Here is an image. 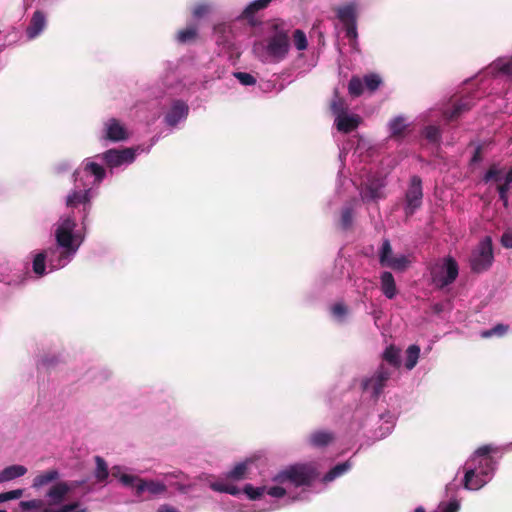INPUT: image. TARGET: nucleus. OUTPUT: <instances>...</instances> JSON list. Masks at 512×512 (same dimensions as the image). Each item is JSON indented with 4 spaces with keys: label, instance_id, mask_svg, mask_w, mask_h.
Masks as SVG:
<instances>
[{
    "label": "nucleus",
    "instance_id": "1",
    "mask_svg": "<svg viewBox=\"0 0 512 512\" xmlns=\"http://www.w3.org/2000/svg\"><path fill=\"white\" fill-rule=\"evenodd\" d=\"M320 473L312 463L291 465L274 475L262 486L254 487L246 484L243 492L248 499L257 501L269 497L271 501L265 508L256 510L251 507L231 503L225 510L228 512H270L282 506L308 500L311 487L319 478Z\"/></svg>",
    "mask_w": 512,
    "mask_h": 512
},
{
    "label": "nucleus",
    "instance_id": "2",
    "mask_svg": "<svg viewBox=\"0 0 512 512\" xmlns=\"http://www.w3.org/2000/svg\"><path fill=\"white\" fill-rule=\"evenodd\" d=\"M71 210L62 214L52 226L54 245L31 253L36 278L66 267L83 244L88 217L84 218L83 207Z\"/></svg>",
    "mask_w": 512,
    "mask_h": 512
},
{
    "label": "nucleus",
    "instance_id": "3",
    "mask_svg": "<svg viewBox=\"0 0 512 512\" xmlns=\"http://www.w3.org/2000/svg\"><path fill=\"white\" fill-rule=\"evenodd\" d=\"M392 374V368L381 364L372 373L361 378L362 394L360 402L356 405L350 417L349 429L351 432L360 431L376 418L382 421V424L374 431L375 438H385L392 432L395 425L393 413L386 412L377 416L373 414L374 406L387 387Z\"/></svg>",
    "mask_w": 512,
    "mask_h": 512
},
{
    "label": "nucleus",
    "instance_id": "4",
    "mask_svg": "<svg viewBox=\"0 0 512 512\" xmlns=\"http://www.w3.org/2000/svg\"><path fill=\"white\" fill-rule=\"evenodd\" d=\"M111 475L124 487L131 488L137 501L147 498H171L176 492L189 494L194 485L180 471L166 473L161 479H144L130 472L127 467L113 466Z\"/></svg>",
    "mask_w": 512,
    "mask_h": 512
},
{
    "label": "nucleus",
    "instance_id": "5",
    "mask_svg": "<svg viewBox=\"0 0 512 512\" xmlns=\"http://www.w3.org/2000/svg\"><path fill=\"white\" fill-rule=\"evenodd\" d=\"M107 176L105 167L97 157H87L73 172L74 187L65 197L69 209L83 207V216L88 217L92 200L98 195L99 187Z\"/></svg>",
    "mask_w": 512,
    "mask_h": 512
},
{
    "label": "nucleus",
    "instance_id": "6",
    "mask_svg": "<svg viewBox=\"0 0 512 512\" xmlns=\"http://www.w3.org/2000/svg\"><path fill=\"white\" fill-rule=\"evenodd\" d=\"M499 450L500 448L493 444L477 448L463 465V477L460 482L454 478L446 485V491L450 492L460 487L468 491H478L487 485L493 479L498 468V463L491 454L497 453Z\"/></svg>",
    "mask_w": 512,
    "mask_h": 512
},
{
    "label": "nucleus",
    "instance_id": "7",
    "mask_svg": "<svg viewBox=\"0 0 512 512\" xmlns=\"http://www.w3.org/2000/svg\"><path fill=\"white\" fill-rule=\"evenodd\" d=\"M290 50V27L282 20L268 25L265 36L253 45L255 57L264 64H278Z\"/></svg>",
    "mask_w": 512,
    "mask_h": 512
},
{
    "label": "nucleus",
    "instance_id": "8",
    "mask_svg": "<svg viewBox=\"0 0 512 512\" xmlns=\"http://www.w3.org/2000/svg\"><path fill=\"white\" fill-rule=\"evenodd\" d=\"M160 81L165 91L153 93L155 98L164 97L166 94L170 96L184 94L193 84L187 77L186 64L183 61L166 62Z\"/></svg>",
    "mask_w": 512,
    "mask_h": 512
},
{
    "label": "nucleus",
    "instance_id": "9",
    "mask_svg": "<svg viewBox=\"0 0 512 512\" xmlns=\"http://www.w3.org/2000/svg\"><path fill=\"white\" fill-rule=\"evenodd\" d=\"M431 283L437 289H444L453 284L459 275V265L451 256L434 260L429 266Z\"/></svg>",
    "mask_w": 512,
    "mask_h": 512
},
{
    "label": "nucleus",
    "instance_id": "10",
    "mask_svg": "<svg viewBox=\"0 0 512 512\" xmlns=\"http://www.w3.org/2000/svg\"><path fill=\"white\" fill-rule=\"evenodd\" d=\"M149 150L150 147L145 150L142 146L123 149L113 148L97 154L95 157H97V160L101 164L106 165L110 173H113L115 170L126 168L135 161L137 155L143 152H149Z\"/></svg>",
    "mask_w": 512,
    "mask_h": 512
},
{
    "label": "nucleus",
    "instance_id": "11",
    "mask_svg": "<svg viewBox=\"0 0 512 512\" xmlns=\"http://www.w3.org/2000/svg\"><path fill=\"white\" fill-rule=\"evenodd\" d=\"M359 171L362 179L360 183V196L363 202H376L384 198L383 188L385 187V177L378 173H373L372 169L355 168Z\"/></svg>",
    "mask_w": 512,
    "mask_h": 512
},
{
    "label": "nucleus",
    "instance_id": "12",
    "mask_svg": "<svg viewBox=\"0 0 512 512\" xmlns=\"http://www.w3.org/2000/svg\"><path fill=\"white\" fill-rule=\"evenodd\" d=\"M331 111L334 116V126L341 133L354 131L362 121L358 114L349 111L346 102L337 95L331 102Z\"/></svg>",
    "mask_w": 512,
    "mask_h": 512
},
{
    "label": "nucleus",
    "instance_id": "13",
    "mask_svg": "<svg viewBox=\"0 0 512 512\" xmlns=\"http://www.w3.org/2000/svg\"><path fill=\"white\" fill-rule=\"evenodd\" d=\"M494 261L492 239L490 236L484 237L476 248L472 251L469 263L470 268L475 273H481L488 270Z\"/></svg>",
    "mask_w": 512,
    "mask_h": 512
},
{
    "label": "nucleus",
    "instance_id": "14",
    "mask_svg": "<svg viewBox=\"0 0 512 512\" xmlns=\"http://www.w3.org/2000/svg\"><path fill=\"white\" fill-rule=\"evenodd\" d=\"M130 131L119 119L109 117L103 120L98 131V139L102 143H118L128 140Z\"/></svg>",
    "mask_w": 512,
    "mask_h": 512
},
{
    "label": "nucleus",
    "instance_id": "15",
    "mask_svg": "<svg viewBox=\"0 0 512 512\" xmlns=\"http://www.w3.org/2000/svg\"><path fill=\"white\" fill-rule=\"evenodd\" d=\"M475 104L474 98L471 96H464L457 100L451 109H436L429 110L425 115V121H432L434 118L441 117L446 123L453 122L469 111Z\"/></svg>",
    "mask_w": 512,
    "mask_h": 512
},
{
    "label": "nucleus",
    "instance_id": "16",
    "mask_svg": "<svg viewBox=\"0 0 512 512\" xmlns=\"http://www.w3.org/2000/svg\"><path fill=\"white\" fill-rule=\"evenodd\" d=\"M189 105L182 99H169L164 107L163 122L170 129L179 128L189 115Z\"/></svg>",
    "mask_w": 512,
    "mask_h": 512
},
{
    "label": "nucleus",
    "instance_id": "17",
    "mask_svg": "<svg viewBox=\"0 0 512 512\" xmlns=\"http://www.w3.org/2000/svg\"><path fill=\"white\" fill-rule=\"evenodd\" d=\"M485 183L494 181L498 184L499 199L504 206L508 205V192L512 189V168L504 173V170L496 165L491 166L483 177Z\"/></svg>",
    "mask_w": 512,
    "mask_h": 512
},
{
    "label": "nucleus",
    "instance_id": "18",
    "mask_svg": "<svg viewBox=\"0 0 512 512\" xmlns=\"http://www.w3.org/2000/svg\"><path fill=\"white\" fill-rule=\"evenodd\" d=\"M378 259L382 267H387L396 271H404L410 265L408 256L404 254L394 255L391 243L384 239L378 250Z\"/></svg>",
    "mask_w": 512,
    "mask_h": 512
},
{
    "label": "nucleus",
    "instance_id": "19",
    "mask_svg": "<svg viewBox=\"0 0 512 512\" xmlns=\"http://www.w3.org/2000/svg\"><path fill=\"white\" fill-rule=\"evenodd\" d=\"M337 18L343 24L346 31V37L349 39L351 46H355L357 42V4L354 2L340 6L336 10Z\"/></svg>",
    "mask_w": 512,
    "mask_h": 512
},
{
    "label": "nucleus",
    "instance_id": "20",
    "mask_svg": "<svg viewBox=\"0 0 512 512\" xmlns=\"http://www.w3.org/2000/svg\"><path fill=\"white\" fill-rule=\"evenodd\" d=\"M423 198L422 181L413 176L405 195V214L411 216L421 206Z\"/></svg>",
    "mask_w": 512,
    "mask_h": 512
},
{
    "label": "nucleus",
    "instance_id": "21",
    "mask_svg": "<svg viewBox=\"0 0 512 512\" xmlns=\"http://www.w3.org/2000/svg\"><path fill=\"white\" fill-rule=\"evenodd\" d=\"M48 26V14L42 9H36L29 18L25 28V38L32 41L40 37Z\"/></svg>",
    "mask_w": 512,
    "mask_h": 512
},
{
    "label": "nucleus",
    "instance_id": "22",
    "mask_svg": "<svg viewBox=\"0 0 512 512\" xmlns=\"http://www.w3.org/2000/svg\"><path fill=\"white\" fill-rule=\"evenodd\" d=\"M215 34L217 45L223 50L228 51L230 56H238L240 54V47L230 25L223 24L217 26Z\"/></svg>",
    "mask_w": 512,
    "mask_h": 512
},
{
    "label": "nucleus",
    "instance_id": "23",
    "mask_svg": "<svg viewBox=\"0 0 512 512\" xmlns=\"http://www.w3.org/2000/svg\"><path fill=\"white\" fill-rule=\"evenodd\" d=\"M75 481H60L49 488L46 493L49 506H58L66 498V496L76 487Z\"/></svg>",
    "mask_w": 512,
    "mask_h": 512
},
{
    "label": "nucleus",
    "instance_id": "24",
    "mask_svg": "<svg viewBox=\"0 0 512 512\" xmlns=\"http://www.w3.org/2000/svg\"><path fill=\"white\" fill-rule=\"evenodd\" d=\"M410 126L408 118L404 115H396L388 120L386 129L388 132V139L396 142H402L407 135V130Z\"/></svg>",
    "mask_w": 512,
    "mask_h": 512
},
{
    "label": "nucleus",
    "instance_id": "25",
    "mask_svg": "<svg viewBox=\"0 0 512 512\" xmlns=\"http://www.w3.org/2000/svg\"><path fill=\"white\" fill-rule=\"evenodd\" d=\"M486 73L494 77H504L512 80V54L510 56H503L494 60L486 68Z\"/></svg>",
    "mask_w": 512,
    "mask_h": 512
},
{
    "label": "nucleus",
    "instance_id": "26",
    "mask_svg": "<svg viewBox=\"0 0 512 512\" xmlns=\"http://www.w3.org/2000/svg\"><path fill=\"white\" fill-rule=\"evenodd\" d=\"M334 433L328 430H317L312 432L308 437V443L315 448H323L333 442Z\"/></svg>",
    "mask_w": 512,
    "mask_h": 512
},
{
    "label": "nucleus",
    "instance_id": "27",
    "mask_svg": "<svg viewBox=\"0 0 512 512\" xmlns=\"http://www.w3.org/2000/svg\"><path fill=\"white\" fill-rule=\"evenodd\" d=\"M380 288L384 296L393 299L398 293L395 279L391 272L384 271L380 275Z\"/></svg>",
    "mask_w": 512,
    "mask_h": 512
},
{
    "label": "nucleus",
    "instance_id": "28",
    "mask_svg": "<svg viewBox=\"0 0 512 512\" xmlns=\"http://www.w3.org/2000/svg\"><path fill=\"white\" fill-rule=\"evenodd\" d=\"M60 477L59 471L57 469H50L44 472H41L40 474L36 475L35 478L32 481V488L38 490L44 486H47L56 480H58Z\"/></svg>",
    "mask_w": 512,
    "mask_h": 512
},
{
    "label": "nucleus",
    "instance_id": "29",
    "mask_svg": "<svg viewBox=\"0 0 512 512\" xmlns=\"http://www.w3.org/2000/svg\"><path fill=\"white\" fill-rule=\"evenodd\" d=\"M27 473V468L20 464L5 467L0 471V484L20 478Z\"/></svg>",
    "mask_w": 512,
    "mask_h": 512
},
{
    "label": "nucleus",
    "instance_id": "30",
    "mask_svg": "<svg viewBox=\"0 0 512 512\" xmlns=\"http://www.w3.org/2000/svg\"><path fill=\"white\" fill-rule=\"evenodd\" d=\"M353 464L350 460H347L343 463H339L335 465L332 469H330L321 479L324 484L330 483L340 476L346 474L351 468Z\"/></svg>",
    "mask_w": 512,
    "mask_h": 512
},
{
    "label": "nucleus",
    "instance_id": "31",
    "mask_svg": "<svg viewBox=\"0 0 512 512\" xmlns=\"http://www.w3.org/2000/svg\"><path fill=\"white\" fill-rule=\"evenodd\" d=\"M234 480L226 477L224 480L216 481L211 483L210 487L212 490L220 493H227L233 496L239 495L243 489L238 488L234 483Z\"/></svg>",
    "mask_w": 512,
    "mask_h": 512
},
{
    "label": "nucleus",
    "instance_id": "32",
    "mask_svg": "<svg viewBox=\"0 0 512 512\" xmlns=\"http://www.w3.org/2000/svg\"><path fill=\"white\" fill-rule=\"evenodd\" d=\"M357 204H358V201L356 199H353V200L347 202L341 209L340 225L343 229H348L351 227V225L353 223L354 211H355Z\"/></svg>",
    "mask_w": 512,
    "mask_h": 512
},
{
    "label": "nucleus",
    "instance_id": "33",
    "mask_svg": "<svg viewBox=\"0 0 512 512\" xmlns=\"http://www.w3.org/2000/svg\"><path fill=\"white\" fill-rule=\"evenodd\" d=\"M330 315L337 324H345L349 316V308L343 302H336L330 306Z\"/></svg>",
    "mask_w": 512,
    "mask_h": 512
},
{
    "label": "nucleus",
    "instance_id": "34",
    "mask_svg": "<svg viewBox=\"0 0 512 512\" xmlns=\"http://www.w3.org/2000/svg\"><path fill=\"white\" fill-rule=\"evenodd\" d=\"M253 464L251 460H246L236 464L228 473L227 477L234 481H240L249 478V468Z\"/></svg>",
    "mask_w": 512,
    "mask_h": 512
},
{
    "label": "nucleus",
    "instance_id": "35",
    "mask_svg": "<svg viewBox=\"0 0 512 512\" xmlns=\"http://www.w3.org/2000/svg\"><path fill=\"white\" fill-rule=\"evenodd\" d=\"M421 349L417 344H412L405 351L404 367L411 371L415 368L420 358Z\"/></svg>",
    "mask_w": 512,
    "mask_h": 512
},
{
    "label": "nucleus",
    "instance_id": "36",
    "mask_svg": "<svg viewBox=\"0 0 512 512\" xmlns=\"http://www.w3.org/2000/svg\"><path fill=\"white\" fill-rule=\"evenodd\" d=\"M383 360L390 364L393 369H398L401 366V351L394 345L386 347L382 354Z\"/></svg>",
    "mask_w": 512,
    "mask_h": 512
},
{
    "label": "nucleus",
    "instance_id": "37",
    "mask_svg": "<svg viewBox=\"0 0 512 512\" xmlns=\"http://www.w3.org/2000/svg\"><path fill=\"white\" fill-rule=\"evenodd\" d=\"M198 34V27L195 23L188 24L184 29H181L176 34L178 43L186 44L194 41Z\"/></svg>",
    "mask_w": 512,
    "mask_h": 512
},
{
    "label": "nucleus",
    "instance_id": "38",
    "mask_svg": "<svg viewBox=\"0 0 512 512\" xmlns=\"http://www.w3.org/2000/svg\"><path fill=\"white\" fill-rule=\"evenodd\" d=\"M272 0H254L249 3L242 13V17L247 20H252L255 13L265 9L271 3Z\"/></svg>",
    "mask_w": 512,
    "mask_h": 512
},
{
    "label": "nucleus",
    "instance_id": "39",
    "mask_svg": "<svg viewBox=\"0 0 512 512\" xmlns=\"http://www.w3.org/2000/svg\"><path fill=\"white\" fill-rule=\"evenodd\" d=\"M423 137L431 144L438 145L441 140V130L437 125H426L422 130Z\"/></svg>",
    "mask_w": 512,
    "mask_h": 512
},
{
    "label": "nucleus",
    "instance_id": "40",
    "mask_svg": "<svg viewBox=\"0 0 512 512\" xmlns=\"http://www.w3.org/2000/svg\"><path fill=\"white\" fill-rule=\"evenodd\" d=\"M456 490H452L450 492H447V496L450 497V499L446 502H442L438 510L439 512H458L460 509V501L454 496V493Z\"/></svg>",
    "mask_w": 512,
    "mask_h": 512
},
{
    "label": "nucleus",
    "instance_id": "41",
    "mask_svg": "<svg viewBox=\"0 0 512 512\" xmlns=\"http://www.w3.org/2000/svg\"><path fill=\"white\" fill-rule=\"evenodd\" d=\"M95 463H96V469H95V473H94L95 478L97 479V481L103 482L109 476L107 464H106L105 460L103 458H101L100 456L95 457Z\"/></svg>",
    "mask_w": 512,
    "mask_h": 512
},
{
    "label": "nucleus",
    "instance_id": "42",
    "mask_svg": "<svg viewBox=\"0 0 512 512\" xmlns=\"http://www.w3.org/2000/svg\"><path fill=\"white\" fill-rule=\"evenodd\" d=\"M211 8V4L208 2H199L193 7L192 15L195 19H201L210 13Z\"/></svg>",
    "mask_w": 512,
    "mask_h": 512
},
{
    "label": "nucleus",
    "instance_id": "43",
    "mask_svg": "<svg viewBox=\"0 0 512 512\" xmlns=\"http://www.w3.org/2000/svg\"><path fill=\"white\" fill-rule=\"evenodd\" d=\"M363 83L368 90L375 91L381 85L382 79L378 74L371 73L364 76Z\"/></svg>",
    "mask_w": 512,
    "mask_h": 512
},
{
    "label": "nucleus",
    "instance_id": "44",
    "mask_svg": "<svg viewBox=\"0 0 512 512\" xmlns=\"http://www.w3.org/2000/svg\"><path fill=\"white\" fill-rule=\"evenodd\" d=\"M363 81L358 77H352L348 84L349 94L353 97H358L363 92Z\"/></svg>",
    "mask_w": 512,
    "mask_h": 512
},
{
    "label": "nucleus",
    "instance_id": "45",
    "mask_svg": "<svg viewBox=\"0 0 512 512\" xmlns=\"http://www.w3.org/2000/svg\"><path fill=\"white\" fill-rule=\"evenodd\" d=\"M21 511L27 512L30 510H41L44 507V501L41 499H32L27 501H21L19 503Z\"/></svg>",
    "mask_w": 512,
    "mask_h": 512
},
{
    "label": "nucleus",
    "instance_id": "46",
    "mask_svg": "<svg viewBox=\"0 0 512 512\" xmlns=\"http://www.w3.org/2000/svg\"><path fill=\"white\" fill-rule=\"evenodd\" d=\"M293 41L296 49L299 51L305 50L308 46L306 34L300 29L294 31Z\"/></svg>",
    "mask_w": 512,
    "mask_h": 512
},
{
    "label": "nucleus",
    "instance_id": "47",
    "mask_svg": "<svg viewBox=\"0 0 512 512\" xmlns=\"http://www.w3.org/2000/svg\"><path fill=\"white\" fill-rule=\"evenodd\" d=\"M508 327L502 324H498L491 329L485 330L481 333L483 338H489L492 336H503L507 332Z\"/></svg>",
    "mask_w": 512,
    "mask_h": 512
},
{
    "label": "nucleus",
    "instance_id": "48",
    "mask_svg": "<svg viewBox=\"0 0 512 512\" xmlns=\"http://www.w3.org/2000/svg\"><path fill=\"white\" fill-rule=\"evenodd\" d=\"M23 493V489H15L7 492H2L0 493V504L7 501L20 499L23 496Z\"/></svg>",
    "mask_w": 512,
    "mask_h": 512
},
{
    "label": "nucleus",
    "instance_id": "49",
    "mask_svg": "<svg viewBox=\"0 0 512 512\" xmlns=\"http://www.w3.org/2000/svg\"><path fill=\"white\" fill-rule=\"evenodd\" d=\"M233 75L244 86H251L256 83V78L250 73L235 72Z\"/></svg>",
    "mask_w": 512,
    "mask_h": 512
},
{
    "label": "nucleus",
    "instance_id": "50",
    "mask_svg": "<svg viewBox=\"0 0 512 512\" xmlns=\"http://www.w3.org/2000/svg\"><path fill=\"white\" fill-rule=\"evenodd\" d=\"M501 244L507 249H512V229H508L502 234Z\"/></svg>",
    "mask_w": 512,
    "mask_h": 512
},
{
    "label": "nucleus",
    "instance_id": "51",
    "mask_svg": "<svg viewBox=\"0 0 512 512\" xmlns=\"http://www.w3.org/2000/svg\"><path fill=\"white\" fill-rule=\"evenodd\" d=\"M78 506H79L78 502H72V503L63 505L62 507H60L59 509H56V510L50 509V512H72V511L76 510L78 508Z\"/></svg>",
    "mask_w": 512,
    "mask_h": 512
},
{
    "label": "nucleus",
    "instance_id": "52",
    "mask_svg": "<svg viewBox=\"0 0 512 512\" xmlns=\"http://www.w3.org/2000/svg\"><path fill=\"white\" fill-rule=\"evenodd\" d=\"M368 149V144L367 142L364 140V139H359L358 140V144H357V147L355 149V154H358L359 157H361L362 155V152L364 150Z\"/></svg>",
    "mask_w": 512,
    "mask_h": 512
},
{
    "label": "nucleus",
    "instance_id": "53",
    "mask_svg": "<svg viewBox=\"0 0 512 512\" xmlns=\"http://www.w3.org/2000/svg\"><path fill=\"white\" fill-rule=\"evenodd\" d=\"M72 165L69 161H63L56 165L55 169L57 173H64L71 169Z\"/></svg>",
    "mask_w": 512,
    "mask_h": 512
},
{
    "label": "nucleus",
    "instance_id": "54",
    "mask_svg": "<svg viewBox=\"0 0 512 512\" xmlns=\"http://www.w3.org/2000/svg\"><path fill=\"white\" fill-rule=\"evenodd\" d=\"M6 37H7V32L6 31H0V52L7 45Z\"/></svg>",
    "mask_w": 512,
    "mask_h": 512
},
{
    "label": "nucleus",
    "instance_id": "55",
    "mask_svg": "<svg viewBox=\"0 0 512 512\" xmlns=\"http://www.w3.org/2000/svg\"><path fill=\"white\" fill-rule=\"evenodd\" d=\"M34 1H35V0H22L23 8H24L25 10L29 9V8L32 6V4H33V2H34Z\"/></svg>",
    "mask_w": 512,
    "mask_h": 512
},
{
    "label": "nucleus",
    "instance_id": "56",
    "mask_svg": "<svg viewBox=\"0 0 512 512\" xmlns=\"http://www.w3.org/2000/svg\"><path fill=\"white\" fill-rule=\"evenodd\" d=\"M345 156H346V153H345V149L343 148L339 152V159H340L342 165H343V161H344Z\"/></svg>",
    "mask_w": 512,
    "mask_h": 512
},
{
    "label": "nucleus",
    "instance_id": "57",
    "mask_svg": "<svg viewBox=\"0 0 512 512\" xmlns=\"http://www.w3.org/2000/svg\"><path fill=\"white\" fill-rule=\"evenodd\" d=\"M503 450H512V442L506 444L504 447H503Z\"/></svg>",
    "mask_w": 512,
    "mask_h": 512
},
{
    "label": "nucleus",
    "instance_id": "58",
    "mask_svg": "<svg viewBox=\"0 0 512 512\" xmlns=\"http://www.w3.org/2000/svg\"><path fill=\"white\" fill-rule=\"evenodd\" d=\"M414 512H425L424 508L423 507H417Z\"/></svg>",
    "mask_w": 512,
    "mask_h": 512
},
{
    "label": "nucleus",
    "instance_id": "59",
    "mask_svg": "<svg viewBox=\"0 0 512 512\" xmlns=\"http://www.w3.org/2000/svg\"><path fill=\"white\" fill-rule=\"evenodd\" d=\"M75 512H87V509L86 508H82V509H79V510H74Z\"/></svg>",
    "mask_w": 512,
    "mask_h": 512
},
{
    "label": "nucleus",
    "instance_id": "60",
    "mask_svg": "<svg viewBox=\"0 0 512 512\" xmlns=\"http://www.w3.org/2000/svg\"><path fill=\"white\" fill-rule=\"evenodd\" d=\"M341 176H342V170H339V171H338V179H339V180H340Z\"/></svg>",
    "mask_w": 512,
    "mask_h": 512
},
{
    "label": "nucleus",
    "instance_id": "61",
    "mask_svg": "<svg viewBox=\"0 0 512 512\" xmlns=\"http://www.w3.org/2000/svg\"><path fill=\"white\" fill-rule=\"evenodd\" d=\"M435 310H436V311H440V307H439V305H438V304H437V305H435Z\"/></svg>",
    "mask_w": 512,
    "mask_h": 512
},
{
    "label": "nucleus",
    "instance_id": "62",
    "mask_svg": "<svg viewBox=\"0 0 512 512\" xmlns=\"http://www.w3.org/2000/svg\"><path fill=\"white\" fill-rule=\"evenodd\" d=\"M472 160H473V161H476V160H477V153L474 155V157H473V159H472Z\"/></svg>",
    "mask_w": 512,
    "mask_h": 512
},
{
    "label": "nucleus",
    "instance_id": "63",
    "mask_svg": "<svg viewBox=\"0 0 512 512\" xmlns=\"http://www.w3.org/2000/svg\"><path fill=\"white\" fill-rule=\"evenodd\" d=\"M0 512H7V511H6V510H2V509H0Z\"/></svg>",
    "mask_w": 512,
    "mask_h": 512
}]
</instances>
